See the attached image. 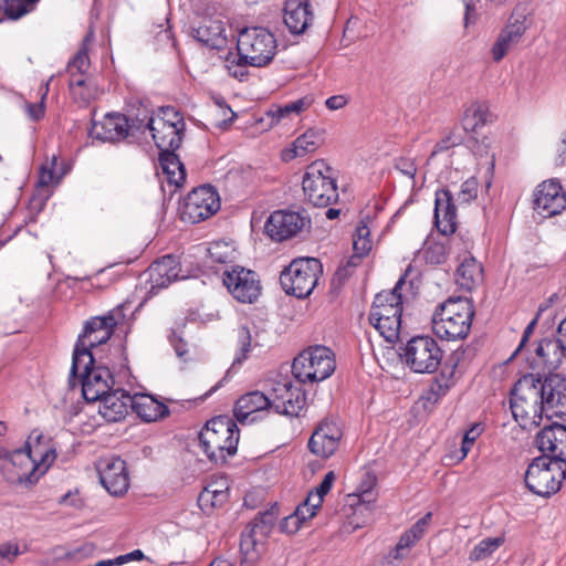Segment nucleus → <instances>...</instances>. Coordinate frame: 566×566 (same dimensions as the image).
Returning a JSON list of instances; mask_svg holds the SVG:
<instances>
[{
	"mask_svg": "<svg viewBox=\"0 0 566 566\" xmlns=\"http://www.w3.org/2000/svg\"><path fill=\"white\" fill-rule=\"evenodd\" d=\"M130 409L144 421L151 422L169 415L168 407L150 395H133Z\"/></svg>",
	"mask_w": 566,
	"mask_h": 566,
	"instance_id": "473e14b6",
	"label": "nucleus"
},
{
	"mask_svg": "<svg viewBox=\"0 0 566 566\" xmlns=\"http://www.w3.org/2000/svg\"><path fill=\"white\" fill-rule=\"evenodd\" d=\"M55 161L56 158L53 157L50 163H45L44 165L41 166L38 186L48 187L59 181V177L56 176L54 170Z\"/></svg>",
	"mask_w": 566,
	"mask_h": 566,
	"instance_id": "864d4df0",
	"label": "nucleus"
},
{
	"mask_svg": "<svg viewBox=\"0 0 566 566\" xmlns=\"http://www.w3.org/2000/svg\"><path fill=\"white\" fill-rule=\"evenodd\" d=\"M70 91L72 97L84 105L96 98L98 94L97 88L92 81L84 76L70 78Z\"/></svg>",
	"mask_w": 566,
	"mask_h": 566,
	"instance_id": "ea45409f",
	"label": "nucleus"
},
{
	"mask_svg": "<svg viewBox=\"0 0 566 566\" xmlns=\"http://www.w3.org/2000/svg\"><path fill=\"white\" fill-rule=\"evenodd\" d=\"M147 273L150 291L167 287L179 277V262L174 255H164L160 260L151 263Z\"/></svg>",
	"mask_w": 566,
	"mask_h": 566,
	"instance_id": "7c9ffc66",
	"label": "nucleus"
},
{
	"mask_svg": "<svg viewBox=\"0 0 566 566\" xmlns=\"http://www.w3.org/2000/svg\"><path fill=\"white\" fill-rule=\"evenodd\" d=\"M271 409L275 412L298 417L305 407L306 398L301 388L294 386L290 380L276 382L272 389Z\"/></svg>",
	"mask_w": 566,
	"mask_h": 566,
	"instance_id": "6ab92c4d",
	"label": "nucleus"
},
{
	"mask_svg": "<svg viewBox=\"0 0 566 566\" xmlns=\"http://www.w3.org/2000/svg\"><path fill=\"white\" fill-rule=\"evenodd\" d=\"M459 364V354L453 353L442 365V368L436 381H439L444 388L450 390L458 381L457 367Z\"/></svg>",
	"mask_w": 566,
	"mask_h": 566,
	"instance_id": "37998d69",
	"label": "nucleus"
},
{
	"mask_svg": "<svg viewBox=\"0 0 566 566\" xmlns=\"http://www.w3.org/2000/svg\"><path fill=\"white\" fill-rule=\"evenodd\" d=\"M536 444L549 460L566 462V427L553 423L544 427L536 437Z\"/></svg>",
	"mask_w": 566,
	"mask_h": 566,
	"instance_id": "a878e982",
	"label": "nucleus"
},
{
	"mask_svg": "<svg viewBox=\"0 0 566 566\" xmlns=\"http://www.w3.org/2000/svg\"><path fill=\"white\" fill-rule=\"evenodd\" d=\"M475 308L468 297H449L439 304L432 316L434 334L446 340H460L470 333Z\"/></svg>",
	"mask_w": 566,
	"mask_h": 566,
	"instance_id": "f03ea898",
	"label": "nucleus"
},
{
	"mask_svg": "<svg viewBox=\"0 0 566 566\" xmlns=\"http://www.w3.org/2000/svg\"><path fill=\"white\" fill-rule=\"evenodd\" d=\"M306 222V218L298 212L279 210L269 217L265 231L271 239L283 241L296 235Z\"/></svg>",
	"mask_w": 566,
	"mask_h": 566,
	"instance_id": "4be33fe9",
	"label": "nucleus"
},
{
	"mask_svg": "<svg viewBox=\"0 0 566 566\" xmlns=\"http://www.w3.org/2000/svg\"><path fill=\"white\" fill-rule=\"evenodd\" d=\"M322 503L323 501L322 497H319V495L310 492L304 502L301 503L300 505L305 506L310 509V511H314L316 513V510L322 506Z\"/></svg>",
	"mask_w": 566,
	"mask_h": 566,
	"instance_id": "774afa93",
	"label": "nucleus"
},
{
	"mask_svg": "<svg viewBox=\"0 0 566 566\" xmlns=\"http://www.w3.org/2000/svg\"><path fill=\"white\" fill-rule=\"evenodd\" d=\"M323 135L319 130L308 129L293 143V149L291 150L293 157H302L310 153H314L323 144Z\"/></svg>",
	"mask_w": 566,
	"mask_h": 566,
	"instance_id": "58836bf2",
	"label": "nucleus"
},
{
	"mask_svg": "<svg viewBox=\"0 0 566 566\" xmlns=\"http://www.w3.org/2000/svg\"><path fill=\"white\" fill-rule=\"evenodd\" d=\"M226 62H227V67L229 70V73L239 78V80H243L244 76H247V71H245V66L248 64L244 63V61H240V55H233V54H229V56L226 59Z\"/></svg>",
	"mask_w": 566,
	"mask_h": 566,
	"instance_id": "6e6d98bb",
	"label": "nucleus"
},
{
	"mask_svg": "<svg viewBox=\"0 0 566 566\" xmlns=\"http://www.w3.org/2000/svg\"><path fill=\"white\" fill-rule=\"evenodd\" d=\"M564 357L566 358V347L563 346L557 335V338H544L538 343L534 364L551 374L559 368Z\"/></svg>",
	"mask_w": 566,
	"mask_h": 566,
	"instance_id": "c85d7f7f",
	"label": "nucleus"
},
{
	"mask_svg": "<svg viewBox=\"0 0 566 566\" xmlns=\"http://www.w3.org/2000/svg\"><path fill=\"white\" fill-rule=\"evenodd\" d=\"M323 273V265L316 258L293 260L280 275L283 290L297 298H305L317 285Z\"/></svg>",
	"mask_w": 566,
	"mask_h": 566,
	"instance_id": "1a4fd4ad",
	"label": "nucleus"
},
{
	"mask_svg": "<svg viewBox=\"0 0 566 566\" xmlns=\"http://www.w3.org/2000/svg\"><path fill=\"white\" fill-rule=\"evenodd\" d=\"M191 36L202 45L212 50H221L227 45V29L219 18L203 17L191 28Z\"/></svg>",
	"mask_w": 566,
	"mask_h": 566,
	"instance_id": "b1692460",
	"label": "nucleus"
},
{
	"mask_svg": "<svg viewBox=\"0 0 566 566\" xmlns=\"http://www.w3.org/2000/svg\"><path fill=\"white\" fill-rule=\"evenodd\" d=\"M98 476L105 490L114 496L125 494L129 488L126 463L120 458L104 459L97 467Z\"/></svg>",
	"mask_w": 566,
	"mask_h": 566,
	"instance_id": "aec40b11",
	"label": "nucleus"
},
{
	"mask_svg": "<svg viewBox=\"0 0 566 566\" xmlns=\"http://www.w3.org/2000/svg\"><path fill=\"white\" fill-rule=\"evenodd\" d=\"M342 437L343 431L338 422L325 419L312 433L308 448L317 457L329 458L338 449Z\"/></svg>",
	"mask_w": 566,
	"mask_h": 566,
	"instance_id": "412c9836",
	"label": "nucleus"
},
{
	"mask_svg": "<svg viewBox=\"0 0 566 566\" xmlns=\"http://www.w3.org/2000/svg\"><path fill=\"white\" fill-rule=\"evenodd\" d=\"M220 209L218 191L212 186H200L193 189L184 199L180 208V217L184 221L199 223Z\"/></svg>",
	"mask_w": 566,
	"mask_h": 566,
	"instance_id": "4468645a",
	"label": "nucleus"
},
{
	"mask_svg": "<svg viewBox=\"0 0 566 566\" xmlns=\"http://www.w3.org/2000/svg\"><path fill=\"white\" fill-rule=\"evenodd\" d=\"M448 392L449 390L447 388H444L441 384H439V381H436L433 379L429 389L426 391L424 398L428 401L436 403Z\"/></svg>",
	"mask_w": 566,
	"mask_h": 566,
	"instance_id": "bf43d9fd",
	"label": "nucleus"
},
{
	"mask_svg": "<svg viewBox=\"0 0 566 566\" xmlns=\"http://www.w3.org/2000/svg\"><path fill=\"white\" fill-rule=\"evenodd\" d=\"M35 2H29L28 0H0V21L4 17L9 19H19L29 12V6H33Z\"/></svg>",
	"mask_w": 566,
	"mask_h": 566,
	"instance_id": "a18cd8bd",
	"label": "nucleus"
},
{
	"mask_svg": "<svg viewBox=\"0 0 566 566\" xmlns=\"http://www.w3.org/2000/svg\"><path fill=\"white\" fill-rule=\"evenodd\" d=\"M403 284L405 276H401L391 291L378 293L369 312L370 324L388 343H394L399 336L402 297L398 291Z\"/></svg>",
	"mask_w": 566,
	"mask_h": 566,
	"instance_id": "423d86ee",
	"label": "nucleus"
},
{
	"mask_svg": "<svg viewBox=\"0 0 566 566\" xmlns=\"http://www.w3.org/2000/svg\"><path fill=\"white\" fill-rule=\"evenodd\" d=\"M457 284L465 290L472 291L483 282V268L478 260L471 255H465L455 273Z\"/></svg>",
	"mask_w": 566,
	"mask_h": 566,
	"instance_id": "72a5a7b5",
	"label": "nucleus"
},
{
	"mask_svg": "<svg viewBox=\"0 0 566 566\" xmlns=\"http://www.w3.org/2000/svg\"><path fill=\"white\" fill-rule=\"evenodd\" d=\"M159 164L169 185L180 187L184 184L186 179L185 167L175 150H161L159 153Z\"/></svg>",
	"mask_w": 566,
	"mask_h": 566,
	"instance_id": "c9c22d12",
	"label": "nucleus"
},
{
	"mask_svg": "<svg viewBox=\"0 0 566 566\" xmlns=\"http://www.w3.org/2000/svg\"><path fill=\"white\" fill-rule=\"evenodd\" d=\"M431 517L432 513L428 512L400 536V539L396 545L397 554L395 557H399L400 551L411 548L423 537L430 525Z\"/></svg>",
	"mask_w": 566,
	"mask_h": 566,
	"instance_id": "4c0bfd02",
	"label": "nucleus"
},
{
	"mask_svg": "<svg viewBox=\"0 0 566 566\" xmlns=\"http://www.w3.org/2000/svg\"><path fill=\"white\" fill-rule=\"evenodd\" d=\"M133 396L122 389H111L97 401L99 415L108 422H118L126 417L132 406Z\"/></svg>",
	"mask_w": 566,
	"mask_h": 566,
	"instance_id": "bb28decb",
	"label": "nucleus"
},
{
	"mask_svg": "<svg viewBox=\"0 0 566 566\" xmlns=\"http://www.w3.org/2000/svg\"><path fill=\"white\" fill-rule=\"evenodd\" d=\"M145 128L151 133L155 145L160 151L176 150L181 145L185 128L165 124L160 118H148Z\"/></svg>",
	"mask_w": 566,
	"mask_h": 566,
	"instance_id": "c756f323",
	"label": "nucleus"
},
{
	"mask_svg": "<svg viewBox=\"0 0 566 566\" xmlns=\"http://www.w3.org/2000/svg\"><path fill=\"white\" fill-rule=\"evenodd\" d=\"M525 32V27L521 22L506 25L499 34L492 46V57L495 62H500L509 52V50L520 42Z\"/></svg>",
	"mask_w": 566,
	"mask_h": 566,
	"instance_id": "f704fd0d",
	"label": "nucleus"
},
{
	"mask_svg": "<svg viewBox=\"0 0 566 566\" xmlns=\"http://www.w3.org/2000/svg\"><path fill=\"white\" fill-rule=\"evenodd\" d=\"M312 12L307 0H286L284 23L293 34L303 33L312 21Z\"/></svg>",
	"mask_w": 566,
	"mask_h": 566,
	"instance_id": "2f4dec72",
	"label": "nucleus"
},
{
	"mask_svg": "<svg viewBox=\"0 0 566 566\" xmlns=\"http://www.w3.org/2000/svg\"><path fill=\"white\" fill-rule=\"evenodd\" d=\"M546 307L547 306H543V305H541L538 307L537 315L525 327V329L523 332L522 339H521L520 345H518L517 349L515 350L514 355H516L521 350V348L527 343L528 338L531 337V335L533 334V332L537 325L539 313L543 312Z\"/></svg>",
	"mask_w": 566,
	"mask_h": 566,
	"instance_id": "e2e57ef3",
	"label": "nucleus"
},
{
	"mask_svg": "<svg viewBox=\"0 0 566 566\" xmlns=\"http://www.w3.org/2000/svg\"><path fill=\"white\" fill-rule=\"evenodd\" d=\"M335 480V474L333 471H329L325 474L324 479L319 483L318 486H316L311 492L313 494L319 495L322 497V501L324 500V496L331 491L333 482Z\"/></svg>",
	"mask_w": 566,
	"mask_h": 566,
	"instance_id": "680f3d73",
	"label": "nucleus"
},
{
	"mask_svg": "<svg viewBox=\"0 0 566 566\" xmlns=\"http://www.w3.org/2000/svg\"><path fill=\"white\" fill-rule=\"evenodd\" d=\"M479 181L475 177H470L460 186V190L453 196L454 200L460 203H470L478 198Z\"/></svg>",
	"mask_w": 566,
	"mask_h": 566,
	"instance_id": "8fccbe9b",
	"label": "nucleus"
},
{
	"mask_svg": "<svg viewBox=\"0 0 566 566\" xmlns=\"http://www.w3.org/2000/svg\"><path fill=\"white\" fill-rule=\"evenodd\" d=\"M124 318L123 307L118 306L109 311L107 315L94 317L86 323L84 332L78 336L73 352L72 376L80 370L82 363H95L94 354L91 350L107 343L114 333V327L120 324Z\"/></svg>",
	"mask_w": 566,
	"mask_h": 566,
	"instance_id": "7ed1b4c3",
	"label": "nucleus"
},
{
	"mask_svg": "<svg viewBox=\"0 0 566 566\" xmlns=\"http://www.w3.org/2000/svg\"><path fill=\"white\" fill-rule=\"evenodd\" d=\"M314 511H310V509L298 505L295 510V513L293 515H290L285 518V524L289 526V524L293 525V530L291 532H296L300 530L301 525L306 522L307 520L315 516Z\"/></svg>",
	"mask_w": 566,
	"mask_h": 566,
	"instance_id": "5fc2aeb1",
	"label": "nucleus"
},
{
	"mask_svg": "<svg viewBox=\"0 0 566 566\" xmlns=\"http://www.w3.org/2000/svg\"><path fill=\"white\" fill-rule=\"evenodd\" d=\"M483 432V426L481 423H473L464 433L461 444V459H464L470 452L472 446L476 439Z\"/></svg>",
	"mask_w": 566,
	"mask_h": 566,
	"instance_id": "603ef678",
	"label": "nucleus"
},
{
	"mask_svg": "<svg viewBox=\"0 0 566 566\" xmlns=\"http://www.w3.org/2000/svg\"><path fill=\"white\" fill-rule=\"evenodd\" d=\"M348 103L344 95H333L325 101V105L331 111L343 108Z\"/></svg>",
	"mask_w": 566,
	"mask_h": 566,
	"instance_id": "338daca9",
	"label": "nucleus"
},
{
	"mask_svg": "<svg viewBox=\"0 0 566 566\" xmlns=\"http://www.w3.org/2000/svg\"><path fill=\"white\" fill-rule=\"evenodd\" d=\"M566 208V192L558 179H549L537 186L534 192V209L543 218L560 213Z\"/></svg>",
	"mask_w": 566,
	"mask_h": 566,
	"instance_id": "a211bd4d",
	"label": "nucleus"
},
{
	"mask_svg": "<svg viewBox=\"0 0 566 566\" xmlns=\"http://www.w3.org/2000/svg\"><path fill=\"white\" fill-rule=\"evenodd\" d=\"M400 358L413 373L432 374L441 365L443 352L430 336H416L401 348Z\"/></svg>",
	"mask_w": 566,
	"mask_h": 566,
	"instance_id": "ddd939ff",
	"label": "nucleus"
},
{
	"mask_svg": "<svg viewBox=\"0 0 566 566\" xmlns=\"http://www.w3.org/2000/svg\"><path fill=\"white\" fill-rule=\"evenodd\" d=\"M52 78H53V76H51V78L45 83V85L43 87L42 95H41V101L35 104H28V113H29L30 117L34 120H39L40 118H42L44 116V111H45L44 99L49 92V85H50V81Z\"/></svg>",
	"mask_w": 566,
	"mask_h": 566,
	"instance_id": "4d7b16f0",
	"label": "nucleus"
},
{
	"mask_svg": "<svg viewBox=\"0 0 566 566\" xmlns=\"http://www.w3.org/2000/svg\"><path fill=\"white\" fill-rule=\"evenodd\" d=\"M239 352L233 359V365L241 364L247 359L252 346H261L260 334L256 331V326L251 324H242L237 331Z\"/></svg>",
	"mask_w": 566,
	"mask_h": 566,
	"instance_id": "e433bc0d",
	"label": "nucleus"
},
{
	"mask_svg": "<svg viewBox=\"0 0 566 566\" xmlns=\"http://www.w3.org/2000/svg\"><path fill=\"white\" fill-rule=\"evenodd\" d=\"M510 407L521 428L533 430L539 426L545 409L535 375H524L516 381L511 391Z\"/></svg>",
	"mask_w": 566,
	"mask_h": 566,
	"instance_id": "39448f33",
	"label": "nucleus"
},
{
	"mask_svg": "<svg viewBox=\"0 0 566 566\" xmlns=\"http://www.w3.org/2000/svg\"><path fill=\"white\" fill-rule=\"evenodd\" d=\"M395 168L410 179H415L417 174V166L415 161L407 157H400L396 159Z\"/></svg>",
	"mask_w": 566,
	"mask_h": 566,
	"instance_id": "13d9d810",
	"label": "nucleus"
},
{
	"mask_svg": "<svg viewBox=\"0 0 566 566\" xmlns=\"http://www.w3.org/2000/svg\"><path fill=\"white\" fill-rule=\"evenodd\" d=\"M353 249L356 254L366 255L371 249L370 239H353Z\"/></svg>",
	"mask_w": 566,
	"mask_h": 566,
	"instance_id": "69168bd1",
	"label": "nucleus"
},
{
	"mask_svg": "<svg viewBox=\"0 0 566 566\" xmlns=\"http://www.w3.org/2000/svg\"><path fill=\"white\" fill-rule=\"evenodd\" d=\"M222 281L232 296L241 303H253L261 293L258 274L240 265L227 268Z\"/></svg>",
	"mask_w": 566,
	"mask_h": 566,
	"instance_id": "2eb2a0df",
	"label": "nucleus"
},
{
	"mask_svg": "<svg viewBox=\"0 0 566 566\" xmlns=\"http://www.w3.org/2000/svg\"><path fill=\"white\" fill-rule=\"evenodd\" d=\"M459 364V354L453 353L442 365V368L436 381H439L444 388L450 390L458 381L457 367Z\"/></svg>",
	"mask_w": 566,
	"mask_h": 566,
	"instance_id": "c03bdc74",
	"label": "nucleus"
},
{
	"mask_svg": "<svg viewBox=\"0 0 566 566\" xmlns=\"http://www.w3.org/2000/svg\"><path fill=\"white\" fill-rule=\"evenodd\" d=\"M276 521L273 510L260 512L241 534L240 566H255L263 552L266 538L270 536Z\"/></svg>",
	"mask_w": 566,
	"mask_h": 566,
	"instance_id": "9b49d317",
	"label": "nucleus"
},
{
	"mask_svg": "<svg viewBox=\"0 0 566 566\" xmlns=\"http://www.w3.org/2000/svg\"><path fill=\"white\" fill-rule=\"evenodd\" d=\"M145 558L144 553L140 549H135L130 553L119 555L114 558L115 565L120 566L133 560H143Z\"/></svg>",
	"mask_w": 566,
	"mask_h": 566,
	"instance_id": "0e129e2a",
	"label": "nucleus"
},
{
	"mask_svg": "<svg viewBox=\"0 0 566 566\" xmlns=\"http://www.w3.org/2000/svg\"><path fill=\"white\" fill-rule=\"evenodd\" d=\"M503 543V536L484 538L471 551L470 559L481 560L495 552Z\"/></svg>",
	"mask_w": 566,
	"mask_h": 566,
	"instance_id": "de8ad7c7",
	"label": "nucleus"
},
{
	"mask_svg": "<svg viewBox=\"0 0 566 566\" xmlns=\"http://www.w3.org/2000/svg\"><path fill=\"white\" fill-rule=\"evenodd\" d=\"M335 367L332 350L325 346H314L303 350L294 358L292 374L300 382H318L328 378Z\"/></svg>",
	"mask_w": 566,
	"mask_h": 566,
	"instance_id": "f8f14e48",
	"label": "nucleus"
},
{
	"mask_svg": "<svg viewBox=\"0 0 566 566\" xmlns=\"http://www.w3.org/2000/svg\"><path fill=\"white\" fill-rule=\"evenodd\" d=\"M312 102L313 99L311 97L305 96L285 105L273 106L268 114L271 115L274 120L280 122L291 115H298L307 109L312 105Z\"/></svg>",
	"mask_w": 566,
	"mask_h": 566,
	"instance_id": "a19ab883",
	"label": "nucleus"
},
{
	"mask_svg": "<svg viewBox=\"0 0 566 566\" xmlns=\"http://www.w3.org/2000/svg\"><path fill=\"white\" fill-rule=\"evenodd\" d=\"M489 108L483 103H474L467 108L463 116V127L467 132H473L486 124Z\"/></svg>",
	"mask_w": 566,
	"mask_h": 566,
	"instance_id": "79ce46f5",
	"label": "nucleus"
},
{
	"mask_svg": "<svg viewBox=\"0 0 566 566\" xmlns=\"http://www.w3.org/2000/svg\"><path fill=\"white\" fill-rule=\"evenodd\" d=\"M565 479L566 462L549 460L547 455L535 458L524 475L526 488L542 497H549L557 493Z\"/></svg>",
	"mask_w": 566,
	"mask_h": 566,
	"instance_id": "6e6552de",
	"label": "nucleus"
},
{
	"mask_svg": "<svg viewBox=\"0 0 566 566\" xmlns=\"http://www.w3.org/2000/svg\"><path fill=\"white\" fill-rule=\"evenodd\" d=\"M133 125L122 114H107L101 122H93L90 136L101 142H120L129 135Z\"/></svg>",
	"mask_w": 566,
	"mask_h": 566,
	"instance_id": "393cba45",
	"label": "nucleus"
},
{
	"mask_svg": "<svg viewBox=\"0 0 566 566\" xmlns=\"http://www.w3.org/2000/svg\"><path fill=\"white\" fill-rule=\"evenodd\" d=\"M304 197L314 207L326 208L337 202L339 193L334 170L323 160L307 166L302 179Z\"/></svg>",
	"mask_w": 566,
	"mask_h": 566,
	"instance_id": "0eeeda50",
	"label": "nucleus"
},
{
	"mask_svg": "<svg viewBox=\"0 0 566 566\" xmlns=\"http://www.w3.org/2000/svg\"><path fill=\"white\" fill-rule=\"evenodd\" d=\"M19 554V546L15 543H4L0 545V566L3 565L4 560L12 563Z\"/></svg>",
	"mask_w": 566,
	"mask_h": 566,
	"instance_id": "052dcab7",
	"label": "nucleus"
},
{
	"mask_svg": "<svg viewBox=\"0 0 566 566\" xmlns=\"http://www.w3.org/2000/svg\"><path fill=\"white\" fill-rule=\"evenodd\" d=\"M239 442L237 422L228 416L209 420L199 433V444L207 458L218 464L235 454Z\"/></svg>",
	"mask_w": 566,
	"mask_h": 566,
	"instance_id": "20e7f679",
	"label": "nucleus"
},
{
	"mask_svg": "<svg viewBox=\"0 0 566 566\" xmlns=\"http://www.w3.org/2000/svg\"><path fill=\"white\" fill-rule=\"evenodd\" d=\"M240 61L255 67L266 66L276 53V40L266 29L254 27L240 32L237 43Z\"/></svg>",
	"mask_w": 566,
	"mask_h": 566,
	"instance_id": "9d476101",
	"label": "nucleus"
},
{
	"mask_svg": "<svg viewBox=\"0 0 566 566\" xmlns=\"http://www.w3.org/2000/svg\"><path fill=\"white\" fill-rule=\"evenodd\" d=\"M80 376L82 382V394L87 401H97L103 395L107 394L114 386L113 375L107 366L82 363L80 370L73 378Z\"/></svg>",
	"mask_w": 566,
	"mask_h": 566,
	"instance_id": "dca6fc26",
	"label": "nucleus"
},
{
	"mask_svg": "<svg viewBox=\"0 0 566 566\" xmlns=\"http://www.w3.org/2000/svg\"><path fill=\"white\" fill-rule=\"evenodd\" d=\"M90 57L85 44L81 48L74 57L67 63L70 78L84 76L90 69Z\"/></svg>",
	"mask_w": 566,
	"mask_h": 566,
	"instance_id": "49530a36",
	"label": "nucleus"
},
{
	"mask_svg": "<svg viewBox=\"0 0 566 566\" xmlns=\"http://www.w3.org/2000/svg\"><path fill=\"white\" fill-rule=\"evenodd\" d=\"M537 387L545 416L548 419L554 416H566V378L558 374H551L542 381L537 377Z\"/></svg>",
	"mask_w": 566,
	"mask_h": 566,
	"instance_id": "f3484780",
	"label": "nucleus"
},
{
	"mask_svg": "<svg viewBox=\"0 0 566 566\" xmlns=\"http://www.w3.org/2000/svg\"><path fill=\"white\" fill-rule=\"evenodd\" d=\"M228 499L227 489H217L213 485L205 488L199 495V502L202 505H210L212 507L222 505Z\"/></svg>",
	"mask_w": 566,
	"mask_h": 566,
	"instance_id": "09e8293b",
	"label": "nucleus"
},
{
	"mask_svg": "<svg viewBox=\"0 0 566 566\" xmlns=\"http://www.w3.org/2000/svg\"><path fill=\"white\" fill-rule=\"evenodd\" d=\"M56 459V449L50 438L33 431L25 448L14 450L2 460L1 470L7 481L34 484Z\"/></svg>",
	"mask_w": 566,
	"mask_h": 566,
	"instance_id": "f257e3e1",
	"label": "nucleus"
},
{
	"mask_svg": "<svg viewBox=\"0 0 566 566\" xmlns=\"http://www.w3.org/2000/svg\"><path fill=\"white\" fill-rule=\"evenodd\" d=\"M271 409L270 396L254 390L242 395L234 403L233 416L241 424L253 423L262 419Z\"/></svg>",
	"mask_w": 566,
	"mask_h": 566,
	"instance_id": "5701e85b",
	"label": "nucleus"
},
{
	"mask_svg": "<svg viewBox=\"0 0 566 566\" xmlns=\"http://www.w3.org/2000/svg\"><path fill=\"white\" fill-rule=\"evenodd\" d=\"M149 118H160L165 124H171L179 128H185L186 126L182 115L172 106L160 107L158 114Z\"/></svg>",
	"mask_w": 566,
	"mask_h": 566,
	"instance_id": "3c124183",
	"label": "nucleus"
},
{
	"mask_svg": "<svg viewBox=\"0 0 566 566\" xmlns=\"http://www.w3.org/2000/svg\"><path fill=\"white\" fill-rule=\"evenodd\" d=\"M434 224L438 231L444 235L452 234L457 230V209L450 189L436 192Z\"/></svg>",
	"mask_w": 566,
	"mask_h": 566,
	"instance_id": "cd10ccee",
	"label": "nucleus"
}]
</instances>
